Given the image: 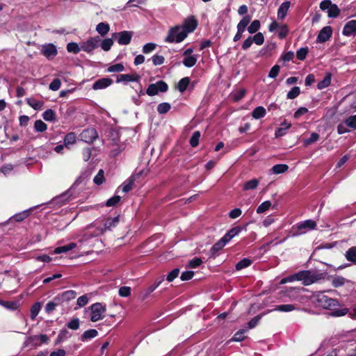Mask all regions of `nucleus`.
<instances>
[{"label": "nucleus", "instance_id": "79ce46f5", "mask_svg": "<svg viewBox=\"0 0 356 356\" xmlns=\"http://www.w3.org/2000/svg\"><path fill=\"white\" fill-rule=\"evenodd\" d=\"M61 302L60 300H56V297L54 298L52 301H50L47 303L45 306V311L47 313H51V312L54 311L57 306L60 305Z\"/></svg>", "mask_w": 356, "mask_h": 356}, {"label": "nucleus", "instance_id": "a18cd8bd", "mask_svg": "<svg viewBox=\"0 0 356 356\" xmlns=\"http://www.w3.org/2000/svg\"><path fill=\"white\" fill-rule=\"evenodd\" d=\"M346 257L348 261L356 263V246L352 247L347 250Z\"/></svg>", "mask_w": 356, "mask_h": 356}, {"label": "nucleus", "instance_id": "c85d7f7f", "mask_svg": "<svg viewBox=\"0 0 356 356\" xmlns=\"http://www.w3.org/2000/svg\"><path fill=\"white\" fill-rule=\"evenodd\" d=\"M40 346L38 335L31 336L25 340L24 342V347H36Z\"/></svg>", "mask_w": 356, "mask_h": 356}, {"label": "nucleus", "instance_id": "49530a36", "mask_svg": "<svg viewBox=\"0 0 356 356\" xmlns=\"http://www.w3.org/2000/svg\"><path fill=\"white\" fill-rule=\"evenodd\" d=\"M113 44V40L111 38H106L103 40H101L99 46H101L102 49L105 51H108L111 49V47Z\"/></svg>", "mask_w": 356, "mask_h": 356}, {"label": "nucleus", "instance_id": "2eb2a0df", "mask_svg": "<svg viewBox=\"0 0 356 356\" xmlns=\"http://www.w3.org/2000/svg\"><path fill=\"white\" fill-rule=\"evenodd\" d=\"M342 34L345 36L349 37L356 35V20L353 19L348 22L342 31Z\"/></svg>", "mask_w": 356, "mask_h": 356}, {"label": "nucleus", "instance_id": "423d86ee", "mask_svg": "<svg viewBox=\"0 0 356 356\" xmlns=\"http://www.w3.org/2000/svg\"><path fill=\"white\" fill-rule=\"evenodd\" d=\"M91 316L90 321L92 322H97L103 319L105 316L106 306L102 303L97 302L92 304L90 307Z\"/></svg>", "mask_w": 356, "mask_h": 356}, {"label": "nucleus", "instance_id": "5701e85b", "mask_svg": "<svg viewBox=\"0 0 356 356\" xmlns=\"http://www.w3.org/2000/svg\"><path fill=\"white\" fill-rule=\"evenodd\" d=\"M27 104L35 111L41 110L44 106V102L36 99L33 97L27 98L26 99Z\"/></svg>", "mask_w": 356, "mask_h": 356}, {"label": "nucleus", "instance_id": "7ed1b4c3", "mask_svg": "<svg viewBox=\"0 0 356 356\" xmlns=\"http://www.w3.org/2000/svg\"><path fill=\"white\" fill-rule=\"evenodd\" d=\"M186 33L178 25L171 27L165 36L164 41L167 43H180L186 38Z\"/></svg>", "mask_w": 356, "mask_h": 356}, {"label": "nucleus", "instance_id": "37998d69", "mask_svg": "<svg viewBox=\"0 0 356 356\" xmlns=\"http://www.w3.org/2000/svg\"><path fill=\"white\" fill-rule=\"evenodd\" d=\"M246 94V90L244 88H240L232 94V97L234 102H238L244 97Z\"/></svg>", "mask_w": 356, "mask_h": 356}, {"label": "nucleus", "instance_id": "c9c22d12", "mask_svg": "<svg viewBox=\"0 0 356 356\" xmlns=\"http://www.w3.org/2000/svg\"><path fill=\"white\" fill-rule=\"evenodd\" d=\"M227 241H225L224 240V238H221L218 241H217L214 245L212 246L211 249V252L213 254H216L218 251L220 250L222 248L225 246V245L227 243Z\"/></svg>", "mask_w": 356, "mask_h": 356}, {"label": "nucleus", "instance_id": "69168bd1", "mask_svg": "<svg viewBox=\"0 0 356 356\" xmlns=\"http://www.w3.org/2000/svg\"><path fill=\"white\" fill-rule=\"evenodd\" d=\"M253 42L257 45H261L264 42V36L262 33L259 32L252 37Z\"/></svg>", "mask_w": 356, "mask_h": 356}, {"label": "nucleus", "instance_id": "5fc2aeb1", "mask_svg": "<svg viewBox=\"0 0 356 356\" xmlns=\"http://www.w3.org/2000/svg\"><path fill=\"white\" fill-rule=\"evenodd\" d=\"M170 108H171V106L169 103H167V102L161 103L157 106V111L160 114H165L169 111Z\"/></svg>", "mask_w": 356, "mask_h": 356}, {"label": "nucleus", "instance_id": "680f3d73", "mask_svg": "<svg viewBox=\"0 0 356 356\" xmlns=\"http://www.w3.org/2000/svg\"><path fill=\"white\" fill-rule=\"evenodd\" d=\"M124 67L122 63H117L108 67V72H120L124 71Z\"/></svg>", "mask_w": 356, "mask_h": 356}, {"label": "nucleus", "instance_id": "72a5a7b5", "mask_svg": "<svg viewBox=\"0 0 356 356\" xmlns=\"http://www.w3.org/2000/svg\"><path fill=\"white\" fill-rule=\"evenodd\" d=\"M197 60V56L193 55V56H188L186 57H184L182 63L185 67H192L196 64Z\"/></svg>", "mask_w": 356, "mask_h": 356}, {"label": "nucleus", "instance_id": "a19ab883", "mask_svg": "<svg viewBox=\"0 0 356 356\" xmlns=\"http://www.w3.org/2000/svg\"><path fill=\"white\" fill-rule=\"evenodd\" d=\"M190 83V78L184 77L182 78L177 84V89L181 92H184Z\"/></svg>", "mask_w": 356, "mask_h": 356}, {"label": "nucleus", "instance_id": "58836bf2", "mask_svg": "<svg viewBox=\"0 0 356 356\" xmlns=\"http://www.w3.org/2000/svg\"><path fill=\"white\" fill-rule=\"evenodd\" d=\"M164 280V277H161L157 279L151 286H149L146 289L145 297L148 296L150 293H152Z\"/></svg>", "mask_w": 356, "mask_h": 356}, {"label": "nucleus", "instance_id": "39448f33", "mask_svg": "<svg viewBox=\"0 0 356 356\" xmlns=\"http://www.w3.org/2000/svg\"><path fill=\"white\" fill-rule=\"evenodd\" d=\"M119 222V217L105 218L99 222H96L95 225L97 227V230L94 236L102 234L106 230H109L115 227Z\"/></svg>", "mask_w": 356, "mask_h": 356}, {"label": "nucleus", "instance_id": "9d476101", "mask_svg": "<svg viewBox=\"0 0 356 356\" xmlns=\"http://www.w3.org/2000/svg\"><path fill=\"white\" fill-rule=\"evenodd\" d=\"M113 37L117 40L120 45H127L130 43L133 37L131 31H123L113 34Z\"/></svg>", "mask_w": 356, "mask_h": 356}, {"label": "nucleus", "instance_id": "e433bc0d", "mask_svg": "<svg viewBox=\"0 0 356 356\" xmlns=\"http://www.w3.org/2000/svg\"><path fill=\"white\" fill-rule=\"evenodd\" d=\"M261 23L259 20L254 19L251 24L248 26L247 30L250 34L256 33L259 29H260Z\"/></svg>", "mask_w": 356, "mask_h": 356}, {"label": "nucleus", "instance_id": "864d4df0", "mask_svg": "<svg viewBox=\"0 0 356 356\" xmlns=\"http://www.w3.org/2000/svg\"><path fill=\"white\" fill-rule=\"evenodd\" d=\"M79 326L80 321L78 318H73L67 323V327L72 330H77Z\"/></svg>", "mask_w": 356, "mask_h": 356}, {"label": "nucleus", "instance_id": "774afa93", "mask_svg": "<svg viewBox=\"0 0 356 356\" xmlns=\"http://www.w3.org/2000/svg\"><path fill=\"white\" fill-rule=\"evenodd\" d=\"M151 59H152V61L154 65H156V66L162 65L165 61L164 57L161 55H158V54L154 55Z\"/></svg>", "mask_w": 356, "mask_h": 356}, {"label": "nucleus", "instance_id": "a878e982", "mask_svg": "<svg viewBox=\"0 0 356 356\" xmlns=\"http://www.w3.org/2000/svg\"><path fill=\"white\" fill-rule=\"evenodd\" d=\"M242 230V228L240 227H234L230 230H229L223 236L224 240L225 241L229 242L232 238L234 236H237Z\"/></svg>", "mask_w": 356, "mask_h": 356}, {"label": "nucleus", "instance_id": "09e8293b", "mask_svg": "<svg viewBox=\"0 0 356 356\" xmlns=\"http://www.w3.org/2000/svg\"><path fill=\"white\" fill-rule=\"evenodd\" d=\"M72 337V334L66 329L61 330L58 335V341L63 342Z\"/></svg>", "mask_w": 356, "mask_h": 356}, {"label": "nucleus", "instance_id": "de8ad7c7", "mask_svg": "<svg viewBox=\"0 0 356 356\" xmlns=\"http://www.w3.org/2000/svg\"><path fill=\"white\" fill-rule=\"evenodd\" d=\"M42 118L46 121L53 122L56 120V113L52 109H47L43 113Z\"/></svg>", "mask_w": 356, "mask_h": 356}, {"label": "nucleus", "instance_id": "c756f323", "mask_svg": "<svg viewBox=\"0 0 356 356\" xmlns=\"http://www.w3.org/2000/svg\"><path fill=\"white\" fill-rule=\"evenodd\" d=\"M288 169L289 166L286 164H277L273 166V168L270 169V172L272 174L278 175L286 172Z\"/></svg>", "mask_w": 356, "mask_h": 356}, {"label": "nucleus", "instance_id": "e2e57ef3", "mask_svg": "<svg viewBox=\"0 0 356 356\" xmlns=\"http://www.w3.org/2000/svg\"><path fill=\"white\" fill-rule=\"evenodd\" d=\"M104 172L101 169L94 177L93 181L95 184L100 185L104 181Z\"/></svg>", "mask_w": 356, "mask_h": 356}, {"label": "nucleus", "instance_id": "4468645a", "mask_svg": "<svg viewBox=\"0 0 356 356\" xmlns=\"http://www.w3.org/2000/svg\"><path fill=\"white\" fill-rule=\"evenodd\" d=\"M197 25V21L193 17H190L186 19L182 25L178 26L184 29L188 36V33L193 32L196 29Z\"/></svg>", "mask_w": 356, "mask_h": 356}, {"label": "nucleus", "instance_id": "0e129e2a", "mask_svg": "<svg viewBox=\"0 0 356 356\" xmlns=\"http://www.w3.org/2000/svg\"><path fill=\"white\" fill-rule=\"evenodd\" d=\"M200 131H195L191 139H190V144L192 147H197L198 143H199V140H200Z\"/></svg>", "mask_w": 356, "mask_h": 356}, {"label": "nucleus", "instance_id": "4c0bfd02", "mask_svg": "<svg viewBox=\"0 0 356 356\" xmlns=\"http://www.w3.org/2000/svg\"><path fill=\"white\" fill-rule=\"evenodd\" d=\"M330 83H331V74L327 73L326 74V76L324 77V79L318 83L317 88L319 90H322V89H324V88L328 87L330 85Z\"/></svg>", "mask_w": 356, "mask_h": 356}, {"label": "nucleus", "instance_id": "2f4dec72", "mask_svg": "<svg viewBox=\"0 0 356 356\" xmlns=\"http://www.w3.org/2000/svg\"><path fill=\"white\" fill-rule=\"evenodd\" d=\"M110 30L109 24L106 22H100L96 26V31L102 36L106 35Z\"/></svg>", "mask_w": 356, "mask_h": 356}, {"label": "nucleus", "instance_id": "a211bd4d", "mask_svg": "<svg viewBox=\"0 0 356 356\" xmlns=\"http://www.w3.org/2000/svg\"><path fill=\"white\" fill-rule=\"evenodd\" d=\"M140 76L138 74H122L118 76L117 82H138Z\"/></svg>", "mask_w": 356, "mask_h": 356}, {"label": "nucleus", "instance_id": "cd10ccee", "mask_svg": "<svg viewBox=\"0 0 356 356\" xmlns=\"http://www.w3.org/2000/svg\"><path fill=\"white\" fill-rule=\"evenodd\" d=\"M98 334V332L95 329H90L86 331H85L83 334L81 336V340L82 341H86L90 339H92L95 337H96Z\"/></svg>", "mask_w": 356, "mask_h": 356}, {"label": "nucleus", "instance_id": "6e6d98bb", "mask_svg": "<svg viewBox=\"0 0 356 356\" xmlns=\"http://www.w3.org/2000/svg\"><path fill=\"white\" fill-rule=\"evenodd\" d=\"M67 50L68 52L78 54L82 49L76 42H70L67 45Z\"/></svg>", "mask_w": 356, "mask_h": 356}, {"label": "nucleus", "instance_id": "ddd939ff", "mask_svg": "<svg viewBox=\"0 0 356 356\" xmlns=\"http://www.w3.org/2000/svg\"><path fill=\"white\" fill-rule=\"evenodd\" d=\"M332 35V29L331 26H327L323 27L319 32L317 38L316 42L323 43L327 41Z\"/></svg>", "mask_w": 356, "mask_h": 356}, {"label": "nucleus", "instance_id": "338daca9", "mask_svg": "<svg viewBox=\"0 0 356 356\" xmlns=\"http://www.w3.org/2000/svg\"><path fill=\"white\" fill-rule=\"evenodd\" d=\"M345 124L347 127L353 129H356V115L348 118L345 121Z\"/></svg>", "mask_w": 356, "mask_h": 356}, {"label": "nucleus", "instance_id": "052dcab7", "mask_svg": "<svg viewBox=\"0 0 356 356\" xmlns=\"http://www.w3.org/2000/svg\"><path fill=\"white\" fill-rule=\"evenodd\" d=\"M318 139L319 135L317 133H312L309 138L303 140V144L305 146H308L309 145L316 142Z\"/></svg>", "mask_w": 356, "mask_h": 356}, {"label": "nucleus", "instance_id": "603ef678", "mask_svg": "<svg viewBox=\"0 0 356 356\" xmlns=\"http://www.w3.org/2000/svg\"><path fill=\"white\" fill-rule=\"evenodd\" d=\"M271 207V202L269 200L264 201L262 202L257 209V213H263L270 209Z\"/></svg>", "mask_w": 356, "mask_h": 356}, {"label": "nucleus", "instance_id": "4be33fe9", "mask_svg": "<svg viewBox=\"0 0 356 356\" xmlns=\"http://www.w3.org/2000/svg\"><path fill=\"white\" fill-rule=\"evenodd\" d=\"M299 309V307L295 304H287L276 305L272 311H277L280 312H290L294 310Z\"/></svg>", "mask_w": 356, "mask_h": 356}, {"label": "nucleus", "instance_id": "f8f14e48", "mask_svg": "<svg viewBox=\"0 0 356 356\" xmlns=\"http://www.w3.org/2000/svg\"><path fill=\"white\" fill-rule=\"evenodd\" d=\"M97 137V132L94 128L86 129L81 134V140L88 143H92Z\"/></svg>", "mask_w": 356, "mask_h": 356}, {"label": "nucleus", "instance_id": "8fccbe9b", "mask_svg": "<svg viewBox=\"0 0 356 356\" xmlns=\"http://www.w3.org/2000/svg\"><path fill=\"white\" fill-rule=\"evenodd\" d=\"M34 129L38 132H44L47 129V125L41 120H38L34 123Z\"/></svg>", "mask_w": 356, "mask_h": 356}, {"label": "nucleus", "instance_id": "b1692460", "mask_svg": "<svg viewBox=\"0 0 356 356\" xmlns=\"http://www.w3.org/2000/svg\"><path fill=\"white\" fill-rule=\"evenodd\" d=\"M291 124L284 120L281 124V127L278 128L275 132V138L283 136L286 134V131L290 129Z\"/></svg>", "mask_w": 356, "mask_h": 356}, {"label": "nucleus", "instance_id": "1a4fd4ad", "mask_svg": "<svg viewBox=\"0 0 356 356\" xmlns=\"http://www.w3.org/2000/svg\"><path fill=\"white\" fill-rule=\"evenodd\" d=\"M100 42L101 39L99 36L90 38L81 44V49L82 51L90 53L99 46Z\"/></svg>", "mask_w": 356, "mask_h": 356}, {"label": "nucleus", "instance_id": "13d9d810", "mask_svg": "<svg viewBox=\"0 0 356 356\" xmlns=\"http://www.w3.org/2000/svg\"><path fill=\"white\" fill-rule=\"evenodd\" d=\"M289 33L288 26L285 24H281L278 29V37L280 39L285 38Z\"/></svg>", "mask_w": 356, "mask_h": 356}, {"label": "nucleus", "instance_id": "f257e3e1", "mask_svg": "<svg viewBox=\"0 0 356 356\" xmlns=\"http://www.w3.org/2000/svg\"><path fill=\"white\" fill-rule=\"evenodd\" d=\"M311 300L316 307L332 311L334 316H343L348 313L346 308L339 309V301L325 295L324 292H316L311 296Z\"/></svg>", "mask_w": 356, "mask_h": 356}, {"label": "nucleus", "instance_id": "bb28decb", "mask_svg": "<svg viewBox=\"0 0 356 356\" xmlns=\"http://www.w3.org/2000/svg\"><path fill=\"white\" fill-rule=\"evenodd\" d=\"M76 247V243H70L66 245L59 246V247L56 248L54 250V254H61V253L67 252L68 251L73 250Z\"/></svg>", "mask_w": 356, "mask_h": 356}, {"label": "nucleus", "instance_id": "6ab92c4d", "mask_svg": "<svg viewBox=\"0 0 356 356\" xmlns=\"http://www.w3.org/2000/svg\"><path fill=\"white\" fill-rule=\"evenodd\" d=\"M354 346L355 341L353 340L345 342L341 345V349L345 353H341L339 356H354Z\"/></svg>", "mask_w": 356, "mask_h": 356}, {"label": "nucleus", "instance_id": "bf43d9fd", "mask_svg": "<svg viewBox=\"0 0 356 356\" xmlns=\"http://www.w3.org/2000/svg\"><path fill=\"white\" fill-rule=\"evenodd\" d=\"M307 47H302L299 49L296 52V57L300 60H304L308 54Z\"/></svg>", "mask_w": 356, "mask_h": 356}, {"label": "nucleus", "instance_id": "0eeeda50", "mask_svg": "<svg viewBox=\"0 0 356 356\" xmlns=\"http://www.w3.org/2000/svg\"><path fill=\"white\" fill-rule=\"evenodd\" d=\"M320 8L322 10H327V15L331 18H336L340 14V9L336 5L332 3L330 0H324L320 3Z\"/></svg>", "mask_w": 356, "mask_h": 356}, {"label": "nucleus", "instance_id": "3c124183", "mask_svg": "<svg viewBox=\"0 0 356 356\" xmlns=\"http://www.w3.org/2000/svg\"><path fill=\"white\" fill-rule=\"evenodd\" d=\"M251 264H252V261L250 259H247V258L243 259L242 260H241L239 262H238L236 264V269L237 270H242V269L250 266Z\"/></svg>", "mask_w": 356, "mask_h": 356}, {"label": "nucleus", "instance_id": "6e6552de", "mask_svg": "<svg viewBox=\"0 0 356 356\" xmlns=\"http://www.w3.org/2000/svg\"><path fill=\"white\" fill-rule=\"evenodd\" d=\"M168 86L163 81H159L155 83L150 84L147 88L146 93L149 96L157 95L159 92H165L168 90Z\"/></svg>", "mask_w": 356, "mask_h": 356}, {"label": "nucleus", "instance_id": "412c9836", "mask_svg": "<svg viewBox=\"0 0 356 356\" xmlns=\"http://www.w3.org/2000/svg\"><path fill=\"white\" fill-rule=\"evenodd\" d=\"M251 21V17L250 15H245L240 20V22L238 23L236 28H237V33H239L243 35V33L245 32L246 27L248 26Z\"/></svg>", "mask_w": 356, "mask_h": 356}, {"label": "nucleus", "instance_id": "20e7f679", "mask_svg": "<svg viewBox=\"0 0 356 356\" xmlns=\"http://www.w3.org/2000/svg\"><path fill=\"white\" fill-rule=\"evenodd\" d=\"M316 227V222L313 220H306L300 222L292 227V236H297L304 234L309 231L314 229Z\"/></svg>", "mask_w": 356, "mask_h": 356}, {"label": "nucleus", "instance_id": "ea45409f", "mask_svg": "<svg viewBox=\"0 0 356 356\" xmlns=\"http://www.w3.org/2000/svg\"><path fill=\"white\" fill-rule=\"evenodd\" d=\"M76 136L74 132L67 134L64 138V145L68 147L70 145H73L76 143Z\"/></svg>", "mask_w": 356, "mask_h": 356}, {"label": "nucleus", "instance_id": "aec40b11", "mask_svg": "<svg viewBox=\"0 0 356 356\" xmlns=\"http://www.w3.org/2000/svg\"><path fill=\"white\" fill-rule=\"evenodd\" d=\"M113 83V80L110 78H102L93 83L92 88L94 90H102L111 86Z\"/></svg>", "mask_w": 356, "mask_h": 356}, {"label": "nucleus", "instance_id": "c03bdc74", "mask_svg": "<svg viewBox=\"0 0 356 356\" xmlns=\"http://www.w3.org/2000/svg\"><path fill=\"white\" fill-rule=\"evenodd\" d=\"M259 185V180L257 179H252L248 181H246L243 185L244 191H249L255 189Z\"/></svg>", "mask_w": 356, "mask_h": 356}, {"label": "nucleus", "instance_id": "7c9ffc66", "mask_svg": "<svg viewBox=\"0 0 356 356\" xmlns=\"http://www.w3.org/2000/svg\"><path fill=\"white\" fill-rule=\"evenodd\" d=\"M42 307V303L40 302H37L34 303L30 309V317L31 320H35L36 316L38 315Z\"/></svg>", "mask_w": 356, "mask_h": 356}, {"label": "nucleus", "instance_id": "9b49d317", "mask_svg": "<svg viewBox=\"0 0 356 356\" xmlns=\"http://www.w3.org/2000/svg\"><path fill=\"white\" fill-rule=\"evenodd\" d=\"M304 291L302 288L295 289L291 288L284 292V296L289 297L291 301H297L300 302H305V298L301 295V293Z\"/></svg>", "mask_w": 356, "mask_h": 356}, {"label": "nucleus", "instance_id": "f704fd0d", "mask_svg": "<svg viewBox=\"0 0 356 356\" xmlns=\"http://www.w3.org/2000/svg\"><path fill=\"white\" fill-rule=\"evenodd\" d=\"M347 282L349 281L341 276H335L332 278V284L335 288L340 287Z\"/></svg>", "mask_w": 356, "mask_h": 356}, {"label": "nucleus", "instance_id": "dca6fc26", "mask_svg": "<svg viewBox=\"0 0 356 356\" xmlns=\"http://www.w3.org/2000/svg\"><path fill=\"white\" fill-rule=\"evenodd\" d=\"M42 54L48 59L54 58L57 54V49L53 44H48L42 46Z\"/></svg>", "mask_w": 356, "mask_h": 356}, {"label": "nucleus", "instance_id": "f03ea898", "mask_svg": "<svg viewBox=\"0 0 356 356\" xmlns=\"http://www.w3.org/2000/svg\"><path fill=\"white\" fill-rule=\"evenodd\" d=\"M323 277V273L312 270H301L293 274V279L302 282V284L305 286L317 282Z\"/></svg>", "mask_w": 356, "mask_h": 356}, {"label": "nucleus", "instance_id": "f3484780", "mask_svg": "<svg viewBox=\"0 0 356 356\" xmlns=\"http://www.w3.org/2000/svg\"><path fill=\"white\" fill-rule=\"evenodd\" d=\"M76 296V292L73 290L66 291L56 296V300H60L61 303L73 300Z\"/></svg>", "mask_w": 356, "mask_h": 356}, {"label": "nucleus", "instance_id": "393cba45", "mask_svg": "<svg viewBox=\"0 0 356 356\" xmlns=\"http://www.w3.org/2000/svg\"><path fill=\"white\" fill-rule=\"evenodd\" d=\"M290 4L289 1H284L280 5L277 10V18L279 19H283L286 17Z\"/></svg>", "mask_w": 356, "mask_h": 356}, {"label": "nucleus", "instance_id": "473e14b6", "mask_svg": "<svg viewBox=\"0 0 356 356\" xmlns=\"http://www.w3.org/2000/svg\"><path fill=\"white\" fill-rule=\"evenodd\" d=\"M266 114V111L263 106H257L252 112V118L257 120L264 117Z\"/></svg>", "mask_w": 356, "mask_h": 356}, {"label": "nucleus", "instance_id": "4d7b16f0", "mask_svg": "<svg viewBox=\"0 0 356 356\" xmlns=\"http://www.w3.org/2000/svg\"><path fill=\"white\" fill-rule=\"evenodd\" d=\"M300 93V89L298 86H294L291 88V90L287 93L286 97L289 99H293L297 97Z\"/></svg>", "mask_w": 356, "mask_h": 356}]
</instances>
